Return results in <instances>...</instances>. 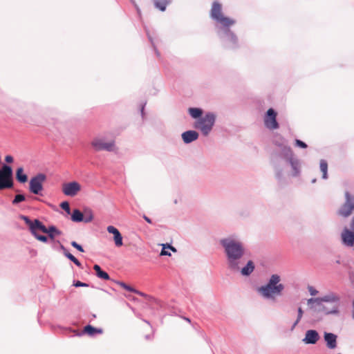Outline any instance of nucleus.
Masks as SVG:
<instances>
[{
  "instance_id": "nucleus-42",
  "label": "nucleus",
  "mask_w": 354,
  "mask_h": 354,
  "mask_svg": "<svg viewBox=\"0 0 354 354\" xmlns=\"http://www.w3.org/2000/svg\"><path fill=\"white\" fill-rule=\"evenodd\" d=\"M5 160H6V162L10 163V162H12L13 161V158L11 156L8 155V156H6Z\"/></svg>"
},
{
  "instance_id": "nucleus-33",
  "label": "nucleus",
  "mask_w": 354,
  "mask_h": 354,
  "mask_svg": "<svg viewBox=\"0 0 354 354\" xmlns=\"http://www.w3.org/2000/svg\"><path fill=\"white\" fill-rule=\"evenodd\" d=\"M32 234L35 236V239L41 242L46 243L48 241V238L46 236L40 235L38 233L35 232L32 233Z\"/></svg>"
},
{
  "instance_id": "nucleus-6",
  "label": "nucleus",
  "mask_w": 354,
  "mask_h": 354,
  "mask_svg": "<svg viewBox=\"0 0 354 354\" xmlns=\"http://www.w3.org/2000/svg\"><path fill=\"white\" fill-rule=\"evenodd\" d=\"M13 187L12 169L8 165H3L0 169V189L12 188Z\"/></svg>"
},
{
  "instance_id": "nucleus-47",
  "label": "nucleus",
  "mask_w": 354,
  "mask_h": 354,
  "mask_svg": "<svg viewBox=\"0 0 354 354\" xmlns=\"http://www.w3.org/2000/svg\"><path fill=\"white\" fill-rule=\"evenodd\" d=\"M144 218H145V220L147 223H151V219H150L149 218H148L147 216H144Z\"/></svg>"
},
{
  "instance_id": "nucleus-16",
  "label": "nucleus",
  "mask_w": 354,
  "mask_h": 354,
  "mask_svg": "<svg viewBox=\"0 0 354 354\" xmlns=\"http://www.w3.org/2000/svg\"><path fill=\"white\" fill-rule=\"evenodd\" d=\"M324 341L326 342L327 348L329 349H335L337 347V336L335 334L324 332Z\"/></svg>"
},
{
  "instance_id": "nucleus-51",
  "label": "nucleus",
  "mask_w": 354,
  "mask_h": 354,
  "mask_svg": "<svg viewBox=\"0 0 354 354\" xmlns=\"http://www.w3.org/2000/svg\"><path fill=\"white\" fill-rule=\"evenodd\" d=\"M77 259L76 257H73L71 260V261H73V263H75Z\"/></svg>"
},
{
  "instance_id": "nucleus-41",
  "label": "nucleus",
  "mask_w": 354,
  "mask_h": 354,
  "mask_svg": "<svg viewBox=\"0 0 354 354\" xmlns=\"http://www.w3.org/2000/svg\"><path fill=\"white\" fill-rule=\"evenodd\" d=\"M57 243H59V248L63 252L64 254L68 252L66 248L59 241H57Z\"/></svg>"
},
{
  "instance_id": "nucleus-52",
  "label": "nucleus",
  "mask_w": 354,
  "mask_h": 354,
  "mask_svg": "<svg viewBox=\"0 0 354 354\" xmlns=\"http://www.w3.org/2000/svg\"><path fill=\"white\" fill-rule=\"evenodd\" d=\"M315 181H316V179H313V180H312V183H314Z\"/></svg>"
},
{
  "instance_id": "nucleus-32",
  "label": "nucleus",
  "mask_w": 354,
  "mask_h": 354,
  "mask_svg": "<svg viewBox=\"0 0 354 354\" xmlns=\"http://www.w3.org/2000/svg\"><path fill=\"white\" fill-rule=\"evenodd\" d=\"M25 199H26V198H25L24 195L17 194L15 196L14 200L12 201V204L16 205L20 202L25 201Z\"/></svg>"
},
{
  "instance_id": "nucleus-4",
  "label": "nucleus",
  "mask_w": 354,
  "mask_h": 354,
  "mask_svg": "<svg viewBox=\"0 0 354 354\" xmlns=\"http://www.w3.org/2000/svg\"><path fill=\"white\" fill-rule=\"evenodd\" d=\"M209 17L220 29H227L236 23L234 19L224 15L222 5L217 1H214L212 4Z\"/></svg>"
},
{
  "instance_id": "nucleus-21",
  "label": "nucleus",
  "mask_w": 354,
  "mask_h": 354,
  "mask_svg": "<svg viewBox=\"0 0 354 354\" xmlns=\"http://www.w3.org/2000/svg\"><path fill=\"white\" fill-rule=\"evenodd\" d=\"M84 333L91 336H93L96 333H102V329L95 328L91 325H87L84 328Z\"/></svg>"
},
{
  "instance_id": "nucleus-50",
  "label": "nucleus",
  "mask_w": 354,
  "mask_h": 354,
  "mask_svg": "<svg viewBox=\"0 0 354 354\" xmlns=\"http://www.w3.org/2000/svg\"><path fill=\"white\" fill-rule=\"evenodd\" d=\"M277 178H281V172L277 173Z\"/></svg>"
},
{
  "instance_id": "nucleus-22",
  "label": "nucleus",
  "mask_w": 354,
  "mask_h": 354,
  "mask_svg": "<svg viewBox=\"0 0 354 354\" xmlns=\"http://www.w3.org/2000/svg\"><path fill=\"white\" fill-rule=\"evenodd\" d=\"M154 6L160 11H165L167 6L170 3L169 0H153Z\"/></svg>"
},
{
  "instance_id": "nucleus-27",
  "label": "nucleus",
  "mask_w": 354,
  "mask_h": 354,
  "mask_svg": "<svg viewBox=\"0 0 354 354\" xmlns=\"http://www.w3.org/2000/svg\"><path fill=\"white\" fill-rule=\"evenodd\" d=\"M189 113L194 118H198L202 115V110L198 108H189Z\"/></svg>"
},
{
  "instance_id": "nucleus-5",
  "label": "nucleus",
  "mask_w": 354,
  "mask_h": 354,
  "mask_svg": "<svg viewBox=\"0 0 354 354\" xmlns=\"http://www.w3.org/2000/svg\"><path fill=\"white\" fill-rule=\"evenodd\" d=\"M215 119L214 113H207L196 122L195 127L201 130L204 136H207L214 124Z\"/></svg>"
},
{
  "instance_id": "nucleus-18",
  "label": "nucleus",
  "mask_w": 354,
  "mask_h": 354,
  "mask_svg": "<svg viewBox=\"0 0 354 354\" xmlns=\"http://www.w3.org/2000/svg\"><path fill=\"white\" fill-rule=\"evenodd\" d=\"M198 137V133L195 131H187L182 133V138L186 144L197 140Z\"/></svg>"
},
{
  "instance_id": "nucleus-1",
  "label": "nucleus",
  "mask_w": 354,
  "mask_h": 354,
  "mask_svg": "<svg viewBox=\"0 0 354 354\" xmlns=\"http://www.w3.org/2000/svg\"><path fill=\"white\" fill-rule=\"evenodd\" d=\"M307 304L313 313L336 315L339 313L340 297L335 292H330L320 297L308 299Z\"/></svg>"
},
{
  "instance_id": "nucleus-24",
  "label": "nucleus",
  "mask_w": 354,
  "mask_h": 354,
  "mask_svg": "<svg viewBox=\"0 0 354 354\" xmlns=\"http://www.w3.org/2000/svg\"><path fill=\"white\" fill-rule=\"evenodd\" d=\"M71 220L74 222H82L84 220V214L79 209H75L73 211Z\"/></svg>"
},
{
  "instance_id": "nucleus-10",
  "label": "nucleus",
  "mask_w": 354,
  "mask_h": 354,
  "mask_svg": "<svg viewBox=\"0 0 354 354\" xmlns=\"http://www.w3.org/2000/svg\"><path fill=\"white\" fill-rule=\"evenodd\" d=\"M277 113L272 109H269L264 118L265 126L271 130L279 128V124L276 119Z\"/></svg>"
},
{
  "instance_id": "nucleus-8",
  "label": "nucleus",
  "mask_w": 354,
  "mask_h": 354,
  "mask_svg": "<svg viewBox=\"0 0 354 354\" xmlns=\"http://www.w3.org/2000/svg\"><path fill=\"white\" fill-rule=\"evenodd\" d=\"M345 198V203L339 208L338 214L343 217H348L354 210V196H351L348 192H346Z\"/></svg>"
},
{
  "instance_id": "nucleus-28",
  "label": "nucleus",
  "mask_w": 354,
  "mask_h": 354,
  "mask_svg": "<svg viewBox=\"0 0 354 354\" xmlns=\"http://www.w3.org/2000/svg\"><path fill=\"white\" fill-rule=\"evenodd\" d=\"M83 214H84L83 221L84 223H90L93 221V214L91 209L85 210L84 212L83 213Z\"/></svg>"
},
{
  "instance_id": "nucleus-23",
  "label": "nucleus",
  "mask_w": 354,
  "mask_h": 354,
  "mask_svg": "<svg viewBox=\"0 0 354 354\" xmlns=\"http://www.w3.org/2000/svg\"><path fill=\"white\" fill-rule=\"evenodd\" d=\"M16 178L19 183H24L27 181L28 176L26 174L24 173V169L22 167L17 169L16 172Z\"/></svg>"
},
{
  "instance_id": "nucleus-40",
  "label": "nucleus",
  "mask_w": 354,
  "mask_h": 354,
  "mask_svg": "<svg viewBox=\"0 0 354 354\" xmlns=\"http://www.w3.org/2000/svg\"><path fill=\"white\" fill-rule=\"evenodd\" d=\"M46 234H48L49 238L54 241L55 240V236H57V235H60L61 234H57L56 232H46Z\"/></svg>"
},
{
  "instance_id": "nucleus-44",
  "label": "nucleus",
  "mask_w": 354,
  "mask_h": 354,
  "mask_svg": "<svg viewBox=\"0 0 354 354\" xmlns=\"http://www.w3.org/2000/svg\"><path fill=\"white\" fill-rule=\"evenodd\" d=\"M20 218L25 221L26 223H27L28 222H30V218L26 216H24V215H21L20 216Z\"/></svg>"
},
{
  "instance_id": "nucleus-39",
  "label": "nucleus",
  "mask_w": 354,
  "mask_h": 354,
  "mask_svg": "<svg viewBox=\"0 0 354 354\" xmlns=\"http://www.w3.org/2000/svg\"><path fill=\"white\" fill-rule=\"evenodd\" d=\"M26 224L28 225L31 234L34 233V221L30 219V222H28Z\"/></svg>"
},
{
  "instance_id": "nucleus-30",
  "label": "nucleus",
  "mask_w": 354,
  "mask_h": 354,
  "mask_svg": "<svg viewBox=\"0 0 354 354\" xmlns=\"http://www.w3.org/2000/svg\"><path fill=\"white\" fill-rule=\"evenodd\" d=\"M303 314H304V311L303 310L301 309V307H299L298 308V314H297V319L296 321L293 323L292 327H291V330H293L294 328H295V326L299 324V322H300V320L301 319L302 317H303Z\"/></svg>"
},
{
  "instance_id": "nucleus-13",
  "label": "nucleus",
  "mask_w": 354,
  "mask_h": 354,
  "mask_svg": "<svg viewBox=\"0 0 354 354\" xmlns=\"http://www.w3.org/2000/svg\"><path fill=\"white\" fill-rule=\"evenodd\" d=\"M342 243L348 247L354 245V231L352 232L348 228L345 227L341 234Z\"/></svg>"
},
{
  "instance_id": "nucleus-29",
  "label": "nucleus",
  "mask_w": 354,
  "mask_h": 354,
  "mask_svg": "<svg viewBox=\"0 0 354 354\" xmlns=\"http://www.w3.org/2000/svg\"><path fill=\"white\" fill-rule=\"evenodd\" d=\"M163 245V247H162V249L160 252L161 255H165V256L171 255V254L168 252V250H167V249H170L173 252H176V249L170 245Z\"/></svg>"
},
{
  "instance_id": "nucleus-45",
  "label": "nucleus",
  "mask_w": 354,
  "mask_h": 354,
  "mask_svg": "<svg viewBox=\"0 0 354 354\" xmlns=\"http://www.w3.org/2000/svg\"><path fill=\"white\" fill-rule=\"evenodd\" d=\"M133 292L137 294V295H140V296H142V297H146L147 296L146 294H145V293H143V292H140L139 290H136V291H133Z\"/></svg>"
},
{
  "instance_id": "nucleus-53",
  "label": "nucleus",
  "mask_w": 354,
  "mask_h": 354,
  "mask_svg": "<svg viewBox=\"0 0 354 354\" xmlns=\"http://www.w3.org/2000/svg\"><path fill=\"white\" fill-rule=\"evenodd\" d=\"M185 319H186V321L190 322V319L188 318H186Z\"/></svg>"
},
{
  "instance_id": "nucleus-37",
  "label": "nucleus",
  "mask_w": 354,
  "mask_h": 354,
  "mask_svg": "<svg viewBox=\"0 0 354 354\" xmlns=\"http://www.w3.org/2000/svg\"><path fill=\"white\" fill-rule=\"evenodd\" d=\"M308 289L312 296H315L318 294V291L313 286H308Z\"/></svg>"
},
{
  "instance_id": "nucleus-35",
  "label": "nucleus",
  "mask_w": 354,
  "mask_h": 354,
  "mask_svg": "<svg viewBox=\"0 0 354 354\" xmlns=\"http://www.w3.org/2000/svg\"><path fill=\"white\" fill-rule=\"evenodd\" d=\"M71 244V245H72L73 248H76V249H77V250H79L80 252H84V249H83L82 246V245H80V244H78L76 241H72Z\"/></svg>"
},
{
  "instance_id": "nucleus-36",
  "label": "nucleus",
  "mask_w": 354,
  "mask_h": 354,
  "mask_svg": "<svg viewBox=\"0 0 354 354\" xmlns=\"http://www.w3.org/2000/svg\"><path fill=\"white\" fill-rule=\"evenodd\" d=\"M295 145L304 149L307 147V145L305 142L298 139L295 140Z\"/></svg>"
},
{
  "instance_id": "nucleus-20",
  "label": "nucleus",
  "mask_w": 354,
  "mask_h": 354,
  "mask_svg": "<svg viewBox=\"0 0 354 354\" xmlns=\"http://www.w3.org/2000/svg\"><path fill=\"white\" fill-rule=\"evenodd\" d=\"M93 269L96 272V275L97 277L104 279V280H109L110 279L108 273L102 270V269L99 265H97V264L94 265Z\"/></svg>"
},
{
  "instance_id": "nucleus-3",
  "label": "nucleus",
  "mask_w": 354,
  "mask_h": 354,
  "mask_svg": "<svg viewBox=\"0 0 354 354\" xmlns=\"http://www.w3.org/2000/svg\"><path fill=\"white\" fill-rule=\"evenodd\" d=\"M281 277L278 274H272L267 284L258 288V292L265 299L275 300L276 297L281 296L284 286L280 283Z\"/></svg>"
},
{
  "instance_id": "nucleus-11",
  "label": "nucleus",
  "mask_w": 354,
  "mask_h": 354,
  "mask_svg": "<svg viewBox=\"0 0 354 354\" xmlns=\"http://www.w3.org/2000/svg\"><path fill=\"white\" fill-rule=\"evenodd\" d=\"M92 146L96 151L105 150L107 151H112L114 149V142H106L102 139L96 138L93 140Z\"/></svg>"
},
{
  "instance_id": "nucleus-19",
  "label": "nucleus",
  "mask_w": 354,
  "mask_h": 354,
  "mask_svg": "<svg viewBox=\"0 0 354 354\" xmlns=\"http://www.w3.org/2000/svg\"><path fill=\"white\" fill-rule=\"evenodd\" d=\"M254 270V264L252 261H248L247 264L242 268H240L239 271L241 272L242 275L248 276Z\"/></svg>"
},
{
  "instance_id": "nucleus-48",
  "label": "nucleus",
  "mask_w": 354,
  "mask_h": 354,
  "mask_svg": "<svg viewBox=\"0 0 354 354\" xmlns=\"http://www.w3.org/2000/svg\"><path fill=\"white\" fill-rule=\"evenodd\" d=\"M145 104L144 105H142V108H141V114H142V116L144 115V108H145Z\"/></svg>"
},
{
  "instance_id": "nucleus-14",
  "label": "nucleus",
  "mask_w": 354,
  "mask_h": 354,
  "mask_svg": "<svg viewBox=\"0 0 354 354\" xmlns=\"http://www.w3.org/2000/svg\"><path fill=\"white\" fill-rule=\"evenodd\" d=\"M319 335L315 330H308L306 332L303 342L306 344H315L319 339Z\"/></svg>"
},
{
  "instance_id": "nucleus-9",
  "label": "nucleus",
  "mask_w": 354,
  "mask_h": 354,
  "mask_svg": "<svg viewBox=\"0 0 354 354\" xmlns=\"http://www.w3.org/2000/svg\"><path fill=\"white\" fill-rule=\"evenodd\" d=\"M80 190L81 185L76 181H72L62 185V192L67 196L74 197Z\"/></svg>"
},
{
  "instance_id": "nucleus-7",
  "label": "nucleus",
  "mask_w": 354,
  "mask_h": 354,
  "mask_svg": "<svg viewBox=\"0 0 354 354\" xmlns=\"http://www.w3.org/2000/svg\"><path fill=\"white\" fill-rule=\"evenodd\" d=\"M46 179V175L41 173L32 177L29 182L30 192L34 194L42 196L43 184Z\"/></svg>"
},
{
  "instance_id": "nucleus-15",
  "label": "nucleus",
  "mask_w": 354,
  "mask_h": 354,
  "mask_svg": "<svg viewBox=\"0 0 354 354\" xmlns=\"http://www.w3.org/2000/svg\"><path fill=\"white\" fill-rule=\"evenodd\" d=\"M286 149L290 154V157L288 158V160L293 171L292 176H297L300 174V163L297 159L292 157V151L290 147L286 148Z\"/></svg>"
},
{
  "instance_id": "nucleus-46",
  "label": "nucleus",
  "mask_w": 354,
  "mask_h": 354,
  "mask_svg": "<svg viewBox=\"0 0 354 354\" xmlns=\"http://www.w3.org/2000/svg\"><path fill=\"white\" fill-rule=\"evenodd\" d=\"M77 266L81 268L82 267V264L80 262V261L78 259L76 260V261L74 263Z\"/></svg>"
},
{
  "instance_id": "nucleus-26",
  "label": "nucleus",
  "mask_w": 354,
  "mask_h": 354,
  "mask_svg": "<svg viewBox=\"0 0 354 354\" xmlns=\"http://www.w3.org/2000/svg\"><path fill=\"white\" fill-rule=\"evenodd\" d=\"M320 170L322 172V178H327V171H328V164L325 160H321L320 161Z\"/></svg>"
},
{
  "instance_id": "nucleus-38",
  "label": "nucleus",
  "mask_w": 354,
  "mask_h": 354,
  "mask_svg": "<svg viewBox=\"0 0 354 354\" xmlns=\"http://www.w3.org/2000/svg\"><path fill=\"white\" fill-rule=\"evenodd\" d=\"M73 286L75 287H88V284L77 281L76 282H74Z\"/></svg>"
},
{
  "instance_id": "nucleus-31",
  "label": "nucleus",
  "mask_w": 354,
  "mask_h": 354,
  "mask_svg": "<svg viewBox=\"0 0 354 354\" xmlns=\"http://www.w3.org/2000/svg\"><path fill=\"white\" fill-rule=\"evenodd\" d=\"M117 283L129 292H133V291H136L135 288L126 284L125 283H124L122 281H118Z\"/></svg>"
},
{
  "instance_id": "nucleus-12",
  "label": "nucleus",
  "mask_w": 354,
  "mask_h": 354,
  "mask_svg": "<svg viewBox=\"0 0 354 354\" xmlns=\"http://www.w3.org/2000/svg\"><path fill=\"white\" fill-rule=\"evenodd\" d=\"M39 230L42 232H56L57 234H62L61 231L59 230L55 226L50 225L48 228L38 219L34 220V232L37 233V230Z\"/></svg>"
},
{
  "instance_id": "nucleus-17",
  "label": "nucleus",
  "mask_w": 354,
  "mask_h": 354,
  "mask_svg": "<svg viewBox=\"0 0 354 354\" xmlns=\"http://www.w3.org/2000/svg\"><path fill=\"white\" fill-rule=\"evenodd\" d=\"M107 231L109 233L113 234V239H114L115 245L117 247L122 246L123 244L122 236L120 231L113 225L108 226Z\"/></svg>"
},
{
  "instance_id": "nucleus-34",
  "label": "nucleus",
  "mask_w": 354,
  "mask_h": 354,
  "mask_svg": "<svg viewBox=\"0 0 354 354\" xmlns=\"http://www.w3.org/2000/svg\"><path fill=\"white\" fill-rule=\"evenodd\" d=\"M60 207L63 209H64L68 214H70L71 209H70V206H69V204L68 202H66V201L62 202L60 205Z\"/></svg>"
},
{
  "instance_id": "nucleus-25",
  "label": "nucleus",
  "mask_w": 354,
  "mask_h": 354,
  "mask_svg": "<svg viewBox=\"0 0 354 354\" xmlns=\"http://www.w3.org/2000/svg\"><path fill=\"white\" fill-rule=\"evenodd\" d=\"M225 33L227 37V40L232 43H236L238 41V38L236 35L232 31H230V28L227 29H222Z\"/></svg>"
},
{
  "instance_id": "nucleus-2",
  "label": "nucleus",
  "mask_w": 354,
  "mask_h": 354,
  "mask_svg": "<svg viewBox=\"0 0 354 354\" xmlns=\"http://www.w3.org/2000/svg\"><path fill=\"white\" fill-rule=\"evenodd\" d=\"M220 243L224 248L229 268L234 271L239 270L244 254L242 243L232 237L223 239Z\"/></svg>"
},
{
  "instance_id": "nucleus-49",
  "label": "nucleus",
  "mask_w": 354,
  "mask_h": 354,
  "mask_svg": "<svg viewBox=\"0 0 354 354\" xmlns=\"http://www.w3.org/2000/svg\"><path fill=\"white\" fill-rule=\"evenodd\" d=\"M353 318L354 319V301H353Z\"/></svg>"
},
{
  "instance_id": "nucleus-43",
  "label": "nucleus",
  "mask_w": 354,
  "mask_h": 354,
  "mask_svg": "<svg viewBox=\"0 0 354 354\" xmlns=\"http://www.w3.org/2000/svg\"><path fill=\"white\" fill-rule=\"evenodd\" d=\"M64 256L68 258V259H70L71 261L72 260V259L73 257H75L72 254H71L70 252H67L66 253L64 254Z\"/></svg>"
}]
</instances>
